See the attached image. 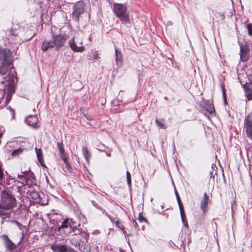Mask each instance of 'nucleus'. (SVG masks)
I'll list each match as a JSON object with an SVG mask.
<instances>
[{"label": "nucleus", "mask_w": 252, "mask_h": 252, "mask_svg": "<svg viewBox=\"0 0 252 252\" xmlns=\"http://www.w3.org/2000/svg\"><path fill=\"white\" fill-rule=\"evenodd\" d=\"M177 199L178 203V205H179V206L180 211H183V210H184V208H183V205L182 204V202H181V201L180 200L179 196H177Z\"/></svg>", "instance_id": "a878e982"}, {"label": "nucleus", "mask_w": 252, "mask_h": 252, "mask_svg": "<svg viewBox=\"0 0 252 252\" xmlns=\"http://www.w3.org/2000/svg\"><path fill=\"white\" fill-rule=\"evenodd\" d=\"M179 196V195L178 194V193L176 192V197H177V196Z\"/></svg>", "instance_id": "79ce46f5"}, {"label": "nucleus", "mask_w": 252, "mask_h": 252, "mask_svg": "<svg viewBox=\"0 0 252 252\" xmlns=\"http://www.w3.org/2000/svg\"><path fill=\"white\" fill-rule=\"evenodd\" d=\"M17 204L14 196L6 190H3L0 193V209L4 210H12Z\"/></svg>", "instance_id": "f257e3e1"}, {"label": "nucleus", "mask_w": 252, "mask_h": 252, "mask_svg": "<svg viewBox=\"0 0 252 252\" xmlns=\"http://www.w3.org/2000/svg\"><path fill=\"white\" fill-rule=\"evenodd\" d=\"M245 126L247 136L252 140V112L245 118Z\"/></svg>", "instance_id": "0eeeda50"}, {"label": "nucleus", "mask_w": 252, "mask_h": 252, "mask_svg": "<svg viewBox=\"0 0 252 252\" xmlns=\"http://www.w3.org/2000/svg\"><path fill=\"white\" fill-rule=\"evenodd\" d=\"M8 111L9 112V114L11 116V119L13 120L15 118V115L14 110H13V109L10 108L8 109Z\"/></svg>", "instance_id": "bb28decb"}, {"label": "nucleus", "mask_w": 252, "mask_h": 252, "mask_svg": "<svg viewBox=\"0 0 252 252\" xmlns=\"http://www.w3.org/2000/svg\"><path fill=\"white\" fill-rule=\"evenodd\" d=\"M64 164L65 165V168L69 170L70 168V166L69 165V163L68 161H67V162H64Z\"/></svg>", "instance_id": "f704fd0d"}, {"label": "nucleus", "mask_w": 252, "mask_h": 252, "mask_svg": "<svg viewBox=\"0 0 252 252\" xmlns=\"http://www.w3.org/2000/svg\"><path fill=\"white\" fill-rule=\"evenodd\" d=\"M116 63L117 66H121L123 64V56L122 53L117 48L115 49Z\"/></svg>", "instance_id": "4468645a"}, {"label": "nucleus", "mask_w": 252, "mask_h": 252, "mask_svg": "<svg viewBox=\"0 0 252 252\" xmlns=\"http://www.w3.org/2000/svg\"><path fill=\"white\" fill-rule=\"evenodd\" d=\"M99 59V57L97 53H95L94 55V60H98Z\"/></svg>", "instance_id": "72a5a7b5"}, {"label": "nucleus", "mask_w": 252, "mask_h": 252, "mask_svg": "<svg viewBox=\"0 0 252 252\" xmlns=\"http://www.w3.org/2000/svg\"><path fill=\"white\" fill-rule=\"evenodd\" d=\"M23 152V149L21 148H18L17 149H15L13 151V152L11 153V156L12 157L17 156L20 155L21 153H22Z\"/></svg>", "instance_id": "5701e85b"}, {"label": "nucleus", "mask_w": 252, "mask_h": 252, "mask_svg": "<svg viewBox=\"0 0 252 252\" xmlns=\"http://www.w3.org/2000/svg\"><path fill=\"white\" fill-rule=\"evenodd\" d=\"M87 119H89V120H91L92 119L91 117L87 118Z\"/></svg>", "instance_id": "a19ab883"}, {"label": "nucleus", "mask_w": 252, "mask_h": 252, "mask_svg": "<svg viewBox=\"0 0 252 252\" xmlns=\"http://www.w3.org/2000/svg\"><path fill=\"white\" fill-rule=\"evenodd\" d=\"M68 219H65L62 222V224L59 226L57 228L58 231H60L62 228H66L68 227Z\"/></svg>", "instance_id": "6ab92c4d"}, {"label": "nucleus", "mask_w": 252, "mask_h": 252, "mask_svg": "<svg viewBox=\"0 0 252 252\" xmlns=\"http://www.w3.org/2000/svg\"><path fill=\"white\" fill-rule=\"evenodd\" d=\"M9 90L10 91L11 93H12L14 92L13 89L12 88H9Z\"/></svg>", "instance_id": "58836bf2"}, {"label": "nucleus", "mask_w": 252, "mask_h": 252, "mask_svg": "<svg viewBox=\"0 0 252 252\" xmlns=\"http://www.w3.org/2000/svg\"><path fill=\"white\" fill-rule=\"evenodd\" d=\"M210 109H211V110H210V113H212V112L214 111V108L213 107H212V108H210Z\"/></svg>", "instance_id": "ea45409f"}, {"label": "nucleus", "mask_w": 252, "mask_h": 252, "mask_svg": "<svg viewBox=\"0 0 252 252\" xmlns=\"http://www.w3.org/2000/svg\"><path fill=\"white\" fill-rule=\"evenodd\" d=\"M126 179L128 185H130L131 184V175L128 171L126 172Z\"/></svg>", "instance_id": "cd10ccee"}, {"label": "nucleus", "mask_w": 252, "mask_h": 252, "mask_svg": "<svg viewBox=\"0 0 252 252\" xmlns=\"http://www.w3.org/2000/svg\"><path fill=\"white\" fill-rule=\"evenodd\" d=\"M58 148L59 150L60 155L65 154L64 149L63 148V144L62 142H58Z\"/></svg>", "instance_id": "4be33fe9"}, {"label": "nucleus", "mask_w": 252, "mask_h": 252, "mask_svg": "<svg viewBox=\"0 0 252 252\" xmlns=\"http://www.w3.org/2000/svg\"><path fill=\"white\" fill-rule=\"evenodd\" d=\"M82 152L84 155V156L85 157V158L86 160V161L89 163V159L91 158V154L89 152L87 147H83L82 148Z\"/></svg>", "instance_id": "f3484780"}, {"label": "nucleus", "mask_w": 252, "mask_h": 252, "mask_svg": "<svg viewBox=\"0 0 252 252\" xmlns=\"http://www.w3.org/2000/svg\"><path fill=\"white\" fill-rule=\"evenodd\" d=\"M108 156H110V154H107Z\"/></svg>", "instance_id": "37998d69"}, {"label": "nucleus", "mask_w": 252, "mask_h": 252, "mask_svg": "<svg viewBox=\"0 0 252 252\" xmlns=\"http://www.w3.org/2000/svg\"><path fill=\"white\" fill-rule=\"evenodd\" d=\"M13 222L15 224H16L18 226V228L22 230L23 229V228L24 227V226L22 224H21L17 221H14Z\"/></svg>", "instance_id": "c756f323"}, {"label": "nucleus", "mask_w": 252, "mask_h": 252, "mask_svg": "<svg viewBox=\"0 0 252 252\" xmlns=\"http://www.w3.org/2000/svg\"><path fill=\"white\" fill-rule=\"evenodd\" d=\"M9 61H11L10 50L6 48H3L0 45V64L6 63Z\"/></svg>", "instance_id": "39448f33"}, {"label": "nucleus", "mask_w": 252, "mask_h": 252, "mask_svg": "<svg viewBox=\"0 0 252 252\" xmlns=\"http://www.w3.org/2000/svg\"><path fill=\"white\" fill-rule=\"evenodd\" d=\"M53 40H45L42 45V50L46 52L48 49L56 47L57 49L63 47L66 40V36L63 34L53 35Z\"/></svg>", "instance_id": "f03ea898"}, {"label": "nucleus", "mask_w": 252, "mask_h": 252, "mask_svg": "<svg viewBox=\"0 0 252 252\" xmlns=\"http://www.w3.org/2000/svg\"><path fill=\"white\" fill-rule=\"evenodd\" d=\"M113 11L117 17L123 22H130L129 13L127 11L126 7L125 5L120 3H115L114 4Z\"/></svg>", "instance_id": "7ed1b4c3"}, {"label": "nucleus", "mask_w": 252, "mask_h": 252, "mask_svg": "<svg viewBox=\"0 0 252 252\" xmlns=\"http://www.w3.org/2000/svg\"><path fill=\"white\" fill-rule=\"evenodd\" d=\"M11 65V61H7L6 63L0 64V75H5L8 71V68Z\"/></svg>", "instance_id": "f8f14e48"}, {"label": "nucleus", "mask_w": 252, "mask_h": 252, "mask_svg": "<svg viewBox=\"0 0 252 252\" xmlns=\"http://www.w3.org/2000/svg\"><path fill=\"white\" fill-rule=\"evenodd\" d=\"M51 249L53 252H77L71 247L62 244H53Z\"/></svg>", "instance_id": "423d86ee"}, {"label": "nucleus", "mask_w": 252, "mask_h": 252, "mask_svg": "<svg viewBox=\"0 0 252 252\" xmlns=\"http://www.w3.org/2000/svg\"><path fill=\"white\" fill-rule=\"evenodd\" d=\"M240 58L242 62L247 61L249 58L248 50L242 45H240Z\"/></svg>", "instance_id": "9d476101"}, {"label": "nucleus", "mask_w": 252, "mask_h": 252, "mask_svg": "<svg viewBox=\"0 0 252 252\" xmlns=\"http://www.w3.org/2000/svg\"><path fill=\"white\" fill-rule=\"evenodd\" d=\"M209 201V196L206 192L204 193L203 198L201 200L200 208L203 211L205 212L206 208L208 206V202Z\"/></svg>", "instance_id": "2eb2a0df"}, {"label": "nucleus", "mask_w": 252, "mask_h": 252, "mask_svg": "<svg viewBox=\"0 0 252 252\" xmlns=\"http://www.w3.org/2000/svg\"><path fill=\"white\" fill-rule=\"evenodd\" d=\"M70 233H73L74 235H81L82 233V230L79 229L77 227H72L71 228V230L70 231Z\"/></svg>", "instance_id": "aec40b11"}, {"label": "nucleus", "mask_w": 252, "mask_h": 252, "mask_svg": "<svg viewBox=\"0 0 252 252\" xmlns=\"http://www.w3.org/2000/svg\"><path fill=\"white\" fill-rule=\"evenodd\" d=\"M31 195L33 199H36L39 198V195L38 193L36 191H33L31 193Z\"/></svg>", "instance_id": "393cba45"}, {"label": "nucleus", "mask_w": 252, "mask_h": 252, "mask_svg": "<svg viewBox=\"0 0 252 252\" xmlns=\"http://www.w3.org/2000/svg\"><path fill=\"white\" fill-rule=\"evenodd\" d=\"M25 173L22 172V174L18 175V178L19 179L20 182L23 185H28V180L26 177H24Z\"/></svg>", "instance_id": "a211bd4d"}, {"label": "nucleus", "mask_w": 252, "mask_h": 252, "mask_svg": "<svg viewBox=\"0 0 252 252\" xmlns=\"http://www.w3.org/2000/svg\"><path fill=\"white\" fill-rule=\"evenodd\" d=\"M139 221L140 222H143V221H146V219L143 217L142 216L140 215V214L139 215V218H138Z\"/></svg>", "instance_id": "2f4dec72"}, {"label": "nucleus", "mask_w": 252, "mask_h": 252, "mask_svg": "<svg viewBox=\"0 0 252 252\" xmlns=\"http://www.w3.org/2000/svg\"><path fill=\"white\" fill-rule=\"evenodd\" d=\"M7 215V214L5 212H4L3 211H1L0 209V215L1 216H5Z\"/></svg>", "instance_id": "e433bc0d"}, {"label": "nucleus", "mask_w": 252, "mask_h": 252, "mask_svg": "<svg viewBox=\"0 0 252 252\" xmlns=\"http://www.w3.org/2000/svg\"><path fill=\"white\" fill-rule=\"evenodd\" d=\"M156 122L160 128L162 129H165L166 128V126L164 124L162 121H159L158 119H156Z\"/></svg>", "instance_id": "b1692460"}, {"label": "nucleus", "mask_w": 252, "mask_h": 252, "mask_svg": "<svg viewBox=\"0 0 252 252\" xmlns=\"http://www.w3.org/2000/svg\"><path fill=\"white\" fill-rule=\"evenodd\" d=\"M249 34L252 35V24H249L247 26Z\"/></svg>", "instance_id": "c85d7f7f"}, {"label": "nucleus", "mask_w": 252, "mask_h": 252, "mask_svg": "<svg viewBox=\"0 0 252 252\" xmlns=\"http://www.w3.org/2000/svg\"><path fill=\"white\" fill-rule=\"evenodd\" d=\"M249 81L250 83L252 85V74L249 76Z\"/></svg>", "instance_id": "4c0bfd02"}, {"label": "nucleus", "mask_w": 252, "mask_h": 252, "mask_svg": "<svg viewBox=\"0 0 252 252\" xmlns=\"http://www.w3.org/2000/svg\"><path fill=\"white\" fill-rule=\"evenodd\" d=\"M84 6L85 4L83 1H78L74 5L72 17L75 21L79 20V16L84 12Z\"/></svg>", "instance_id": "20e7f679"}, {"label": "nucleus", "mask_w": 252, "mask_h": 252, "mask_svg": "<svg viewBox=\"0 0 252 252\" xmlns=\"http://www.w3.org/2000/svg\"><path fill=\"white\" fill-rule=\"evenodd\" d=\"M36 152V156L39 162L41 164L42 166L45 167L44 164V159L42 155V152L41 149L35 148Z\"/></svg>", "instance_id": "dca6fc26"}, {"label": "nucleus", "mask_w": 252, "mask_h": 252, "mask_svg": "<svg viewBox=\"0 0 252 252\" xmlns=\"http://www.w3.org/2000/svg\"><path fill=\"white\" fill-rule=\"evenodd\" d=\"M180 211V214H181V216L182 221H183V223L184 224V225L188 227L187 221L185 218L186 217H185L184 210H183V212H182V211Z\"/></svg>", "instance_id": "412c9836"}, {"label": "nucleus", "mask_w": 252, "mask_h": 252, "mask_svg": "<svg viewBox=\"0 0 252 252\" xmlns=\"http://www.w3.org/2000/svg\"><path fill=\"white\" fill-rule=\"evenodd\" d=\"M60 157L64 162H66L68 161L67 158L65 156V154L61 155Z\"/></svg>", "instance_id": "7c9ffc66"}, {"label": "nucleus", "mask_w": 252, "mask_h": 252, "mask_svg": "<svg viewBox=\"0 0 252 252\" xmlns=\"http://www.w3.org/2000/svg\"><path fill=\"white\" fill-rule=\"evenodd\" d=\"M70 47L75 52H83L85 50V47L83 46H77L74 41V39H72L69 42Z\"/></svg>", "instance_id": "9b49d317"}, {"label": "nucleus", "mask_w": 252, "mask_h": 252, "mask_svg": "<svg viewBox=\"0 0 252 252\" xmlns=\"http://www.w3.org/2000/svg\"><path fill=\"white\" fill-rule=\"evenodd\" d=\"M1 237L4 241L5 247L8 250L12 251L16 248V245L9 239L7 235L3 234Z\"/></svg>", "instance_id": "6e6552de"}, {"label": "nucleus", "mask_w": 252, "mask_h": 252, "mask_svg": "<svg viewBox=\"0 0 252 252\" xmlns=\"http://www.w3.org/2000/svg\"><path fill=\"white\" fill-rule=\"evenodd\" d=\"M243 88L245 91V95L248 100H252V88L250 87L247 83H245L243 85Z\"/></svg>", "instance_id": "ddd939ff"}, {"label": "nucleus", "mask_w": 252, "mask_h": 252, "mask_svg": "<svg viewBox=\"0 0 252 252\" xmlns=\"http://www.w3.org/2000/svg\"><path fill=\"white\" fill-rule=\"evenodd\" d=\"M222 93H223V97L224 99V103H226V93H225L224 88L222 89Z\"/></svg>", "instance_id": "473e14b6"}, {"label": "nucleus", "mask_w": 252, "mask_h": 252, "mask_svg": "<svg viewBox=\"0 0 252 252\" xmlns=\"http://www.w3.org/2000/svg\"><path fill=\"white\" fill-rule=\"evenodd\" d=\"M25 121L29 126L32 127L36 128L38 127L37 126L38 119L36 115L29 116L25 120Z\"/></svg>", "instance_id": "1a4fd4ad"}, {"label": "nucleus", "mask_w": 252, "mask_h": 252, "mask_svg": "<svg viewBox=\"0 0 252 252\" xmlns=\"http://www.w3.org/2000/svg\"><path fill=\"white\" fill-rule=\"evenodd\" d=\"M10 34L12 35L16 36L17 35V33L16 32L14 31L13 30H11L10 32Z\"/></svg>", "instance_id": "c9c22d12"}]
</instances>
